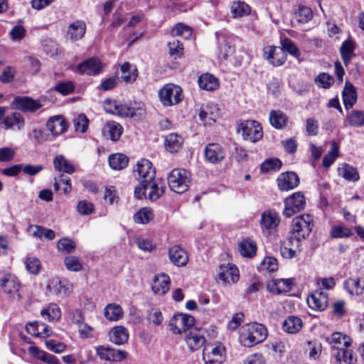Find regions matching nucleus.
Returning <instances> with one entry per match:
<instances>
[{
    "instance_id": "obj_14",
    "label": "nucleus",
    "mask_w": 364,
    "mask_h": 364,
    "mask_svg": "<svg viewBox=\"0 0 364 364\" xmlns=\"http://www.w3.org/2000/svg\"><path fill=\"white\" fill-rule=\"evenodd\" d=\"M300 252L301 240L295 236L291 235L282 242L280 252L284 258L292 259Z\"/></svg>"
},
{
    "instance_id": "obj_10",
    "label": "nucleus",
    "mask_w": 364,
    "mask_h": 364,
    "mask_svg": "<svg viewBox=\"0 0 364 364\" xmlns=\"http://www.w3.org/2000/svg\"><path fill=\"white\" fill-rule=\"evenodd\" d=\"M305 203L304 196L301 193L299 192L293 193L284 200V215L287 218L291 217L296 213L303 210Z\"/></svg>"
},
{
    "instance_id": "obj_53",
    "label": "nucleus",
    "mask_w": 364,
    "mask_h": 364,
    "mask_svg": "<svg viewBox=\"0 0 364 364\" xmlns=\"http://www.w3.org/2000/svg\"><path fill=\"white\" fill-rule=\"evenodd\" d=\"M54 187L55 190H63L65 193H68L72 188L70 178L60 174L55 178Z\"/></svg>"
},
{
    "instance_id": "obj_2",
    "label": "nucleus",
    "mask_w": 364,
    "mask_h": 364,
    "mask_svg": "<svg viewBox=\"0 0 364 364\" xmlns=\"http://www.w3.org/2000/svg\"><path fill=\"white\" fill-rule=\"evenodd\" d=\"M170 189L176 193H183L188 190L191 183L190 173L186 169H173L167 177Z\"/></svg>"
},
{
    "instance_id": "obj_43",
    "label": "nucleus",
    "mask_w": 364,
    "mask_h": 364,
    "mask_svg": "<svg viewBox=\"0 0 364 364\" xmlns=\"http://www.w3.org/2000/svg\"><path fill=\"white\" fill-rule=\"evenodd\" d=\"M355 43L352 40H346L343 42L340 53L342 60L346 65H348L351 59L355 56Z\"/></svg>"
},
{
    "instance_id": "obj_38",
    "label": "nucleus",
    "mask_w": 364,
    "mask_h": 364,
    "mask_svg": "<svg viewBox=\"0 0 364 364\" xmlns=\"http://www.w3.org/2000/svg\"><path fill=\"white\" fill-rule=\"evenodd\" d=\"M337 364H354L357 361V357L349 347L337 350L334 353Z\"/></svg>"
},
{
    "instance_id": "obj_34",
    "label": "nucleus",
    "mask_w": 364,
    "mask_h": 364,
    "mask_svg": "<svg viewBox=\"0 0 364 364\" xmlns=\"http://www.w3.org/2000/svg\"><path fill=\"white\" fill-rule=\"evenodd\" d=\"M3 124L6 129L21 130L25 125V120L20 113L13 112L4 117Z\"/></svg>"
},
{
    "instance_id": "obj_61",
    "label": "nucleus",
    "mask_w": 364,
    "mask_h": 364,
    "mask_svg": "<svg viewBox=\"0 0 364 364\" xmlns=\"http://www.w3.org/2000/svg\"><path fill=\"white\" fill-rule=\"evenodd\" d=\"M348 122L351 126H364V111L353 110L348 117Z\"/></svg>"
},
{
    "instance_id": "obj_18",
    "label": "nucleus",
    "mask_w": 364,
    "mask_h": 364,
    "mask_svg": "<svg viewBox=\"0 0 364 364\" xmlns=\"http://www.w3.org/2000/svg\"><path fill=\"white\" fill-rule=\"evenodd\" d=\"M12 106L23 112H34L42 107V104L39 100H33L30 97H18L14 100Z\"/></svg>"
},
{
    "instance_id": "obj_9",
    "label": "nucleus",
    "mask_w": 364,
    "mask_h": 364,
    "mask_svg": "<svg viewBox=\"0 0 364 364\" xmlns=\"http://www.w3.org/2000/svg\"><path fill=\"white\" fill-rule=\"evenodd\" d=\"M134 173L140 183H144L154 179L156 171L150 161L142 159L137 162Z\"/></svg>"
},
{
    "instance_id": "obj_57",
    "label": "nucleus",
    "mask_w": 364,
    "mask_h": 364,
    "mask_svg": "<svg viewBox=\"0 0 364 364\" xmlns=\"http://www.w3.org/2000/svg\"><path fill=\"white\" fill-rule=\"evenodd\" d=\"M173 36H181L185 39H188L192 35L191 28L181 23H177L171 30Z\"/></svg>"
},
{
    "instance_id": "obj_39",
    "label": "nucleus",
    "mask_w": 364,
    "mask_h": 364,
    "mask_svg": "<svg viewBox=\"0 0 364 364\" xmlns=\"http://www.w3.org/2000/svg\"><path fill=\"white\" fill-rule=\"evenodd\" d=\"M301 319L295 316H288L282 323V329L284 332L290 334L298 333L302 328Z\"/></svg>"
},
{
    "instance_id": "obj_5",
    "label": "nucleus",
    "mask_w": 364,
    "mask_h": 364,
    "mask_svg": "<svg viewBox=\"0 0 364 364\" xmlns=\"http://www.w3.org/2000/svg\"><path fill=\"white\" fill-rule=\"evenodd\" d=\"M95 352L101 360L109 363H119L128 357L127 351L114 348L109 345L97 346L95 348Z\"/></svg>"
},
{
    "instance_id": "obj_64",
    "label": "nucleus",
    "mask_w": 364,
    "mask_h": 364,
    "mask_svg": "<svg viewBox=\"0 0 364 364\" xmlns=\"http://www.w3.org/2000/svg\"><path fill=\"white\" fill-rule=\"evenodd\" d=\"M75 131L85 133L88 127V119L85 114H80L73 119Z\"/></svg>"
},
{
    "instance_id": "obj_28",
    "label": "nucleus",
    "mask_w": 364,
    "mask_h": 364,
    "mask_svg": "<svg viewBox=\"0 0 364 364\" xmlns=\"http://www.w3.org/2000/svg\"><path fill=\"white\" fill-rule=\"evenodd\" d=\"M185 341L191 351L199 350L205 343L204 336L197 330H191L185 336Z\"/></svg>"
},
{
    "instance_id": "obj_56",
    "label": "nucleus",
    "mask_w": 364,
    "mask_h": 364,
    "mask_svg": "<svg viewBox=\"0 0 364 364\" xmlns=\"http://www.w3.org/2000/svg\"><path fill=\"white\" fill-rule=\"evenodd\" d=\"M66 268L71 272H79L82 269L83 264L76 256H68L64 259Z\"/></svg>"
},
{
    "instance_id": "obj_4",
    "label": "nucleus",
    "mask_w": 364,
    "mask_h": 364,
    "mask_svg": "<svg viewBox=\"0 0 364 364\" xmlns=\"http://www.w3.org/2000/svg\"><path fill=\"white\" fill-rule=\"evenodd\" d=\"M158 95L160 102L166 107L176 105L183 99L181 87L171 83L166 84Z\"/></svg>"
},
{
    "instance_id": "obj_3",
    "label": "nucleus",
    "mask_w": 364,
    "mask_h": 364,
    "mask_svg": "<svg viewBox=\"0 0 364 364\" xmlns=\"http://www.w3.org/2000/svg\"><path fill=\"white\" fill-rule=\"evenodd\" d=\"M164 187L160 182L154 179L144 183H140L134 188V196L139 199L144 197L149 198L151 201H156L164 193Z\"/></svg>"
},
{
    "instance_id": "obj_60",
    "label": "nucleus",
    "mask_w": 364,
    "mask_h": 364,
    "mask_svg": "<svg viewBox=\"0 0 364 364\" xmlns=\"http://www.w3.org/2000/svg\"><path fill=\"white\" fill-rule=\"evenodd\" d=\"M57 247L63 253H70L75 250L76 245L73 240L65 237L58 240Z\"/></svg>"
},
{
    "instance_id": "obj_63",
    "label": "nucleus",
    "mask_w": 364,
    "mask_h": 364,
    "mask_svg": "<svg viewBox=\"0 0 364 364\" xmlns=\"http://www.w3.org/2000/svg\"><path fill=\"white\" fill-rule=\"evenodd\" d=\"M169 54L175 58H180L183 53L182 43L178 40H173L168 43Z\"/></svg>"
},
{
    "instance_id": "obj_21",
    "label": "nucleus",
    "mask_w": 364,
    "mask_h": 364,
    "mask_svg": "<svg viewBox=\"0 0 364 364\" xmlns=\"http://www.w3.org/2000/svg\"><path fill=\"white\" fill-rule=\"evenodd\" d=\"M218 55L227 59L235 51L232 39L224 33H216Z\"/></svg>"
},
{
    "instance_id": "obj_41",
    "label": "nucleus",
    "mask_w": 364,
    "mask_h": 364,
    "mask_svg": "<svg viewBox=\"0 0 364 364\" xmlns=\"http://www.w3.org/2000/svg\"><path fill=\"white\" fill-rule=\"evenodd\" d=\"M198 83L199 87L207 91H213L219 87L218 78L209 73H205L198 77Z\"/></svg>"
},
{
    "instance_id": "obj_31",
    "label": "nucleus",
    "mask_w": 364,
    "mask_h": 364,
    "mask_svg": "<svg viewBox=\"0 0 364 364\" xmlns=\"http://www.w3.org/2000/svg\"><path fill=\"white\" fill-rule=\"evenodd\" d=\"M109 341L115 345L125 344L129 340L128 330L122 326L113 327L109 333Z\"/></svg>"
},
{
    "instance_id": "obj_46",
    "label": "nucleus",
    "mask_w": 364,
    "mask_h": 364,
    "mask_svg": "<svg viewBox=\"0 0 364 364\" xmlns=\"http://www.w3.org/2000/svg\"><path fill=\"white\" fill-rule=\"evenodd\" d=\"M41 315L48 321H58L61 316V311L55 304H50L41 311Z\"/></svg>"
},
{
    "instance_id": "obj_62",
    "label": "nucleus",
    "mask_w": 364,
    "mask_h": 364,
    "mask_svg": "<svg viewBox=\"0 0 364 364\" xmlns=\"http://www.w3.org/2000/svg\"><path fill=\"white\" fill-rule=\"evenodd\" d=\"M139 249L144 252H151L156 249V245L148 238L139 237L136 240Z\"/></svg>"
},
{
    "instance_id": "obj_30",
    "label": "nucleus",
    "mask_w": 364,
    "mask_h": 364,
    "mask_svg": "<svg viewBox=\"0 0 364 364\" xmlns=\"http://www.w3.org/2000/svg\"><path fill=\"white\" fill-rule=\"evenodd\" d=\"M170 284L169 277L162 273L155 276L151 288L155 294L163 295L169 290Z\"/></svg>"
},
{
    "instance_id": "obj_25",
    "label": "nucleus",
    "mask_w": 364,
    "mask_h": 364,
    "mask_svg": "<svg viewBox=\"0 0 364 364\" xmlns=\"http://www.w3.org/2000/svg\"><path fill=\"white\" fill-rule=\"evenodd\" d=\"M168 257L170 261L177 267H183L188 261L187 252L178 245L173 246L169 249Z\"/></svg>"
},
{
    "instance_id": "obj_40",
    "label": "nucleus",
    "mask_w": 364,
    "mask_h": 364,
    "mask_svg": "<svg viewBox=\"0 0 364 364\" xmlns=\"http://www.w3.org/2000/svg\"><path fill=\"white\" fill-rule=\"evenodd\" d=\"M269 121L273 127L282 129L287 126L288 117L280 110H272L269 114Z\"/></svg>"
},
{
    "instance_id": "obj_44",
    "label": "nucleus",
    "mask_w": 364,
    "mask_h": 364,
    "mask_svg": "<svg viewBox=\"0 0 364 364\" xmlns=\"http://www.w3.org/2000/svg\"><path fill=\"white\" fill-rule=\"evenodd\" d=\"M104 315L108 320L117 321L123 317L124 311L119 304H109L105 308Z\"/></svg>"
},
{
    "instance_id": "obj_15",
    "label": "nucleus",
    "mask_w": 364,
    "mask_h": 364,
    "mask_svg": "<svg viewBox=\"0 0 364 364\" xmlns=\"http://www.w3.org/2000/svg\"><path fill=\"white\" fill-rule=\"evenodd\" d=\"M46 289L50 293L58 296H68L73 291V285L68 282H62L58 278L48 281Z\"/></svg>"
},
{
    "instance_id": "obj_7",
    "label": "nucleus",
    "mask_w": 364,
    "mask_h": 364,
    "mask_svg": "<svg viewBox=\"0 0 364 364\" xmlns=\"http://www.w3.org/2000/svg\"><path fill=\"white\" fill-rule=\"evenodd\" d=\"M238 132H241L245 140L256 142L262 138V128L259 122L255 120H247L239 125Z\"/></svg>"
},
{
    "instance_id": "obj_11",
    "label": "nucleus",
    "mask_w": 364,
    "mask_h": 364,
    "mask_svg": "<svg viewBox=\"0 0 364 364\" xmlns=\"http://www.w3.org/2000/svg\"><path fill=\"white\" fill-rule=\"evenodd\" d=\"M210 345L205 346L203 350V360L205 364H222L225 360V348L218 344L209 351Z\"/></svg>"
},
{
    "instance_id": "obj_19",
    "label": "nucleus",
    "mask_w": 364,
    "mask_h": 364,
    "mask_svg": "<svg viewBox=\"0 0 364 364\" xmlns=\"http://www.w3.org/2000/svg\"><path fill=\"white\" fill-rule=\"evenodd\" d=\"M240 277L239 270L232 264H222L219 267L218 278L224 284H234Z\"/></svg>"
},
{
    "instance_id": "obj_33",
    "label": "nucleus",
    "mask_w": 364,
    "mask_h": 364,
    "mask_svg": "<svg viewBox=\"0 0 364 364\" xmlns=\"http://www.w3.org/2000/svg\"><path fill=\"white\" fill-rule=\"evenodd\" d=\"M86 31V24L83 21L71 23L68 28V36L73 41L81 39Z\"/></svg>"
},
{
    "instance_id": "obj_47",
    "label": "nucleus",
    "mask_w": 364,
    "mask_h": 364,
    "mask_svg": "<svg viewBox=\"0 0 364 364\" xmlns=\"http://www.w3.org/2000/svg\"><path fill=\"white\" fill-rule=\"evenodd\" d=\"M122 78L127 83L134 82L138 76V71L135 66H132L128 62L121 65Z\"/></svg>"
},
{
    "instance_id": "obj_12",
    "label": "nucleus",
    "mask_w": 364,
    "mask_h": 364,
    "mask_svg": "<svg viewBox=\"0 0 364 364\" xmlns=\"http://www.w3.org/2000/svg\"><path fill=\"white\" fill-rule=\"evenodd\" d=\"M220 117V109L218 105L208 102L203 105L198 110L199 119L205 124L211 125Z\"/></svg>"
},
{
    "instance_id": "obj_20",
    "label": "nucleus",
    "mask_w": 364,
    "mask_h": 364,
    "mask_svg": "<svg viewBox=\"0 0 364 364\" xmlns=\"http://www.w3.org/2000/svg\"><path fill=\"white\" fill-rule=\"evenodd\" d=\"M264 57L273 65L279 66L284 63L287 58V55L280 47L269 46L264 48Z\"/></svg>"
},
{
    "instance_id": "obj_59",
    "label": "nucleus",
    "mask_w": 364,
    "mask_h": 364,
    "mask_svg": "<svg viewBox=\"0 0 364 364\" xmlns=\"http://www.w3.org/2000/svg\"><path fill=\"white\" fill-rule=\"evenodd\" d=\"M282 48L284 52H288L290 55L299 58L300 51L295 43L289 38H285L281 41Z\"/></svg>"
},
{
    "instance_id": "obj_42",
    "label": "nucleus",
    "mask_w": 364,
    "mask_h": 364,
    "mask_svg": "<svg viewBox=\"0 0 364 364\" xmlns=\"http://www.w3.org/2000/svg\"><path fill=\"white\" fill-rule=\"evenodd\" d=\"M343 100L346 109L351 108L357 100L355 87L350 82H346L343 91Z\"/></svg>"
},
{
    "instance_id": "obj_32",
    "label": "nucleus",
    "mask_w": 364,
    "mask_h": 364,
    "mask_svg": "<svg viewBox=\"0 0 364 364\" xmlns=\"http://www.w3.org/2000/svg\"><path fill=\"white\" fill-rule=\"evenodd\" d=\"M103 134L105 137L113 141L119 140L123 132V127L120 124L114 121L107 122L103 129Z\"/></svg>"
},
{
    "instance_id": "obj_51",
    "label": "nucleus",
    "mask_w": 364,
    "mask_h": 364,
    "mask_svg": "<svg viewBox=\"0 0 364 364\" xmlns=\"http://www.w3.org/2000/svg\"><path fill=\"white\" fill-rule=\"evenodd\" d=\"M154 218L153 210L150 208H142L134 215V221L139 224H146Z\"/></svg>"
},
{
    "instance_id": "obj_36",
    "label": "nucleus",
    "mask_w": 364,
    "mask_h": 364,
    "mask_svg": "<svg viewBox=\"0 0 364 364\" xmlns=\"http://www.w3.org/2000/svg\"><path fill=\"white\" fill-rule=\"evenodd\" d=\"M28 333L36 336L48 337L51 334L50 328L44 323L35 321L26 326Z\"/></svg>"
},
{
    "instance_id": "obj_27",
    "label": "nucleus",
    "mask_w": 364,
    "mask_h": 364,
    "mask_svg": "<svg viewBox=\"0 0 364 364\" xmlns=\"http://www.w3.org/2000/svg\"><path fill=\"white\" fill-rule=\"evenodd\" d=\"M46 127L53 136H58L67 130L68 123L62 116L57 115L48 119Z\"/></svg>"
},
{
    "instance_id": "obj_55",
    "label": "nucleus",
    "mask_w": 364,
    "mask_h": 364,
    "mask_svg": "<svg viewBox=\"0 0 364 364\" xmlns=\"http://www.w3.org/2000/svg\"><path fill=\"white\" fill-rule=\"evenodd\" d=\"M313 17V13L310 8L300 6L295 13V19L299 23H304L309 21Z\"/></svg>"
},
{
    "instance_id": "obj_48",
    "label": "nucleus",
    "mask_w": 364,
    "mask_h": 364,
    "mask_svg": "<svg viewBox=\"0 0 364 364\" xmlns=\"http://www.w3.org/2000/svg\"><path fill=\"white\" fill-rule=\"evenodd\" d=\"M108 161L112 169L121 170L127 167L129 159L123 154H114L109 156Z\"/></svg>"
},
{
    "instance_id": "obj_26",
    "label": "nucleus",
    "mask_w": 364,
    "mask_h": 364,
    "mask_svg": "<svg viewBox=\"0 0 364 364\" xmlns=\"http://www.w3.org/2000/svg\"><path fill=\"white\" fill-rule=\"evenodd\" d=\"M102 68V64L97 58H90L77 66V70L80 73L88 75H95L98 74Z\"/></svg>"
},
{
    "instance_id": "obj_1",
    "label": "nucleus",
    "mask_w": 364,
    "mask_h": 364,
    "mask_svg": "<svg viewBox=\"0 0 364 364\" xmlns=\"http://www.w3.org/2000/svg\"><path fill=\"white\" fill-rule=\"evenodd\" d=\"M267 336V330L262 324L253 323L243 326L240 333V342L245 347H252L262 342Z\"/></svg>"
},
{
    "instance_id": "obj_29",
    "label": "nucleus",
    "mask_w": 364,
    "mask_h": 364,
    "mask_svg": "<svg viewBox=\"0 0 364 364\" xmlns=\"http://www.w3.org/2000/svg\"><path fill=\"white\" fill-rule=\"evenodd\" d=\"M328 343L331 348L339 350L341 349L350 346L351 339L347 335L341 332H334L331 336L327 338Z\"/></svg>"
},
{
    "instance_id": "obj_22",
    "label": "nucleus",
    "mask_w": 364,
    "mask_h": 364,
    "mask_svg": "<svg viewBox=\"0 0 364 364\" xmlns=\"http://www.w3.org/2000/svg\"><path fill=\"white\" fill-rule=\"evenodd\" d=\"M292 284V279H272L267 284V289L269 292L279 294L291 291Z\"/></svg>"
},
{
    "instance_id": "obj_45",
    "label": "nucleus",
    "mask_w": 364,
    "mask_h": 364,
    "mask_svg": "<svg viewBox=\"0 0 364 364\" xmlns=\"http://www.w3.org/2000/svg\"><path fill=\"white\" fill-rule=\"evenodd\" d=\"M344 286L348 292L352 295H360L364 291V282H361L359 278H349Z\"/></svg>"
},
{
    "instance_id": "obj_54",
    "label": "nucleus",
    "mask_w": 364,
    "mask_h": 364,
    "mask_svg": "<svg viewBox=\"0 0 364 364\" xmlns=\"http://www.w3.org/2000/svg\"><path fill=\"white\" fill-rule=\"evenodd\" d=\"M353 235V232L350 228L343 225H336L330 232V235L333 238H348Z\"/></svg>"
},
{
    "instance_id": "obj_37",
    "label": "nucleus",
    "mask_w": 364,
    "mask_h": 364,
    "mask_svg": "<svg viewBox=\"0 0 364 364\" xmlns=\"http://www.w3.org/2000/svg\"><path fill=\"white\" fill-rule=\"evenodd\" d=\"M53 166L55 170L68 174H72L75 171L74 164L63 155H57L54 158Z\"/></svg>"
},
{
    "instance_id": "obj_49",
    "label": "nucleus",
    "mask_w": 364,
    "mask_h": 364,
    "mask_svg": "<svg viewBox=\"0 0 364 364\" xmlns=\"http://www.w3.org/2000/svg\"><path fill=\"white\" fill-rule=\"evenodd\" d=\"M338 171L339 176H342L346 180L356 181L359 179V174L357 170L347 164H343L338 168Z\"/></svg>"
},
{
    "instance_id": "obj_6",
    "label": "nucleus",
    "mask_w": 364,
    "mask_h": 364,
    "mask_svg": "<svg viewBox=\"0 0 364 364\" xmlns=\"http://www.w3.org/2000/svg\"><path fill=\"white\" fill-rule=\"evenodd\" d=\"M313 228L312 218L310 215H301L294 218L291 224L292 235L300 239L306 238Z\"/></svg>"
},
{
    "instance_id": "obj_8",
    "label": "nucleus",
    "mask_w": 364,
    "mask_h": 364,
    "mask_svg": "<svg viewBox=\"0 0 364 364\" xmlns=\"http://www.w3.org/2000/svg\"><path fill=\"white\" fill-rule=\"evenodd\" d=\"M279 223L280 218L277 213L272 210L264 211L260 219L262 233L267 237L274 234Z\"/></svg>"
},
{
    "instance_id": "obj_13",
    "label": "nucleus",
    "mask_w": 364,
    "mask_h": 364,
    "mask_svg": "<svg viewBox=\"0 0 364 364\" xmlns=\"http://www.w3.org/2000/svg\"><path fill=\"white\" fill-rule=\"evenodd\" d=\"M226 155L225 149L218 143H209L204 149V156L207 162L217 164L222 162Z\"/></svg>"
},
{
    "instance_id": "obj_52",
    "label": "nucleus",
    "mask_w": 364,
    "mask_h": 364,
    "mask_svg": "<svg viewBox=\"0 0 364 364\" xmlns=\"http://www.w3.org/2000/svg\"><path fill=\"white\" fill-rule=\"evenodd\" d=\"M231 13L233 17H241L248 15L250 12V7L244 1H233L230 7Z\"/></svg>"
},
{
    "instance_id": "obj_50",
    "label": "nucleus",
    "mask_w": 364,
    "mask_h": 364,
    "mask_svg": "<svg viewBox=\"0 0 364 364\" xmlns=\"http://www.w3.org/2000/svg\"><path fill=\"white\" fill-rule=\"evenodd\" d=\"M256 250V244L250 239L244 240L238 245L239 252L245 257H252L255 255Z\"/></svg>"
},
{
    "instance_id": "obj_23",
    "label": "nucleus",
    "mask_w": 364,
    "mask_h": 364,
    "mask_svg": "<svg viewBox=\"0 0 364 364\" xmlns=\"http://www.w3.org/2000/svg\"><path fill=\"white\" fill-rule=\"evenodd\" d=\"M299 183V178L294 172H286L279 175L277 185L282 191H289L296 188Z\"/></svg>"
},
{
    "instance_id": "obj_58",
    "label": "nucleus",
    "mask_w": 364,
    "mask_h": 364,
    "mask_svg": "<svg viewBox=\"0 0 364 364\" xmlns=\"http://www.w3.org/2000/svg\"><path fill=\"white\" fill-rule=\"evenodd\" d=\"M338 155V146L333 141L331 144V150L323 159V166L325 167L330 166L336 160Z\"/></svg>"
},
{
    "instance_id": "obj_16",
    "label": "nucleus",
    "mask_w": 364,
    "mask_h": 364,
    "mask_svg": "<svg viewBox=\"0 0 364 364\" xmlns=\"http://www.w3.org/2000/svg\"><path fill=\"white\" fill-rule=\"evenodd\" d=\"M328 303V295L322 289H316L307 298L309 306L316 311H323Z\"/></svg>"
},
{
    "instance_id": "obj_17",
    "label": "nucleus",
    "mask_w": 364,
    "mask_h": 364,
    "mask_svg": "<svg viewBox=\"0 0 364 364\" xmlns=\"http://www.w3.org/2000/svg\"><path fill=\"white\" fill-rule=\"evenodd\" d=\"M195 319L192 316L187 314L175 315L170 322L171 329L174 333L185 332L194 324Z\"/></svg>"
},
{
    "instance_id": "obj_35",
    "label": "nucleus",
    "mask_w": 364,
    "mask_h": 364,
    "mask_svg": "<svg viewBox=\"0 0 364 364\" xmlns=\"http://www.w3.org/2000/svg\"><path fill=\"white\" fill-rule=\"evenodd\" d=\"M183 143V137L176 133H171L164 139V146L171 153L178 151L181 149Z\"/></svg>"
},
{
    "instance_id": "obj_24",
    "label": "nucleus",
    "mask_w": 364,
    "mask_h": 364,
    "mask_svg": "<svg viewBox=\"0 0 364 364\" xmlns=\"http://www.w3.org/2000/svg\"><path fill=\"white\" fill-rule=\"evenodd\" d=\"M1 287L4 292L9 295H17L20 298L18 291L21 284L18 279L13 275H6L1 279Z\"/></svg>"
}]
</instances>
